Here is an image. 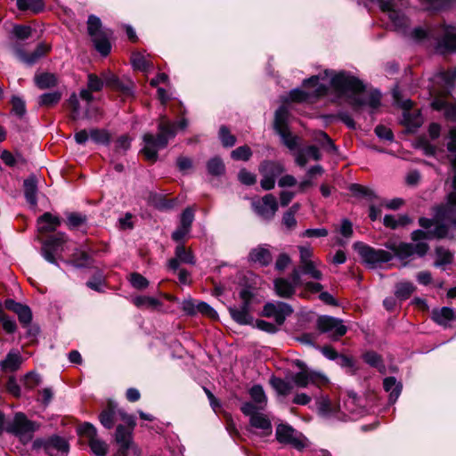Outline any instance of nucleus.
<instances>
[{"mask_svg":"<svg viewBox=\"0 0 456 456\" xmlns=\"http://www.w3.org/2000/svg\"><path fill=\"white\" fill-rule=\"evenodd\" d=\"M328 80L330 86L342 97L346 99L354 111L358 112L363 108H369L370 113L380 105V94L378 91H367L362 83L355 77L345 71L336 73L333 70L326 69L323 73L313 76L304 81L305 86L314 88L311 94L322 95L328 91Z\"/></svg>","mask_w":456,"mask_h":456,"instance_id":"f257e3e1","label":"nucleus"},{"mask_svg":"<svg viewBox=\"0 0 456 456\" xmlns=\"http://www.w3.org/2000/svg\"><path fill=\"white\" fill-rule=\"evenodd\" d=\"M451 162L453 169L452 191L448 194L446 204L436 208L434 217L429 218V240L444 238L450 228L456 227V155Z\"/></svg>","mask_w":456,"mask_h":456,"instance_id":"f03ea898","label":"nucleus"},{"mask_svg":"<svg viewBox=\"0 0 456 456\" xmlns=\"http://www.w3.org/2000/svg\"><path fill=\"white\" fill-rule=\"evenodd\" d=\"M187 125L188 122L184 118L178 123H173L166 116H161L158 125L159 133L157 136L151 134L143 135L144 145L142 151L145 158L150 161H156L159 151L164 149L168 141L175 136L178 128L185 129Z\"/></svg>","mask_w":456,"mask_h":456,"instance_id":"7ed1b4c3","label":"nucleus"},{"mask_svg":"<svg viewBox=\"0 0 456 456\" xmlns=\"http://www.w3.org/2000/svg\"><path fill=\"white\" fill-rule=\"evenodd\" d=\"M432 80L434 84L444 90V95L434 98L429 106L433 110L443 111L446 119L456 121V105L449 103L445 100V97L451 94L455 87L456 67L448 70L439 68V69L434 73Z\"/></svg>","mask_w":456,"mask_h":456,"instance_id":"20e7f679","label":"nucleus"},{"mask_svg":"<svg viewBox=\"0 0 456 456\" xmlns=\"http://www.w3.org/2000/svg\"><path fill=\"white\" fill-rule=\"evenodd\" d=\"M412 243L387 241L385 247L391 250L393 257L405 260L413 255L423 256L428 251V233L423 230H416L411 233Z\"/></svg>","mask_w":456,"mask_h":456,"instance_id":"39448f33","label":"nucleus"},{"mask_svg":"<svg viewBox=\"0 0 456 456\" xmlns=\"http://www.w3.org/2000/svg\"><path fill=\"white\" fill-rule=\"evenodd\" d=\"M36 429V424L28 420L25 414L17 412L13 417L7 418L0 411V436L6 432L18 436L23 443H28L32 439Z\"/></svg>","mask_w":456,"mask_h":456,"instance_id":"423d86ee","label":"nucleus"},{"mask_svg":"<svg viewBox=\"0 0 456 456\" xmlns=\"http://www.w3.org/2000/svg\"><path fill=\"white\" fill-rule=\"evenodd\" d=\"M69 239L64 232H57L42 242L41 255L49 263L58 266L63 260L62 253L69 249Z\"/></svg>","mask_w":456,"mask_h":456,"instance_id":"0eeeda50","label":"nucleus"},{"mask_svg":"<svg viewBox=\"0 0 456 456\" xmlns=\"http://www.w3.org/2000/svg\"><path fill=\"white\" fill-rule=\"evenodd\" d=\"M296 365L300 370L291 376V380L297 387L305 388L309 385L322 387L330 383L323 372L309 369L302 361L297 360Z\"/></svg>","mask_w":456,"mask_h":456,"instance_id":"6e6552de","label":"nucleus"},{"mask_svg":"<svg viewBox=\"0 0 456 456\" xmlns=\"http://www.w3.org/2000/svg\"><path fill=\"white\" fill-rule=\"evenodd\" d=\"M354 248L358 252L362 261L370 268H376L381 264L393 259V254L384 249H376L362 242H355Z\"/></svg>","mask_w":456,"mask_h":456,"instance_id":"1a4fd4ad","label":"nucleus"},{"mask_svg":"<svg viewBox=\"0 0 456 456\" xmlns=\"http://www.w3.org/2000/svg\"><path fill=\"white\" fill-rule=\"evenodd\" d=\"M240 298L242 303L239 306H230L228 308L229 313L237 323L240 325H249L253 323V316L250 314L251 311V300L253 298V293L248 288H244L240 291Z\"/></svg>","mask_w":456,"mask_h":456,"instance_id":"9d476101","label":"nucleus"},{"mask_svg":"<svg viewBox=\"0 0 456 456\" xmlns=\"http://www.w3.org/2000/svg\"><path fill=\"white\" fill-rule=\"evenodd\" d=\"M241 412L249 417L250 426L259 429L261 435L269 436L273 432L269 417L264 413L265 410H256L251 403H243L240 406Z\"/></svg>","mask_w":456,"mask_h":456,"instance_id":"9b49d317","label":"nucleus"},{"mask_svg":"<svg viewBox=\"0 0 456 456\" xmlns=\"http://www.w3.org/2000/svg\"><path fill=\"white\" fill-rule=\"evenodd\" d=\"M289 110L286 106H281L275 112L274 129L281 136L282 142L289 149L295 150L297 146V137L293 135L288 128Z\"/></svg>","mask_w":456,"mask_h":456,"instance_id":"f8f14e48","label":"nucleus"},{"mask_svg":"<svg viewBox=\"0 0 456 456\" xmlns=\"http://www.w3.org/2000/svg\"><path fill=\"white\" fill-rule=\"evenodd\" d=\"M87 28L97 51L102 55L109 54L110 44L108 34L102 29L100 19L94 15H90L87 20Z\"/></svg>","mask_w":456,"mask_h":456,"instance_id":"ddd939ff","label":"nucleus"},{"mask_svg":"<svg viewBox=\"0 0 456 456\" xmlns=\"http://www.w3.org/2000/svg\"><path fill=\"white\" fill-rule=\"evenodd\" d=\"M436 50L441 54L456 53V26L443 24L437 28Z\"/></svg>","mask_w":456,"mask_h":456,"instance_id":"4468645a","label":"nucleus"},{"mask_svg":"<svg viewBox=\"0 0 456 456\" xmlns=\"http://www.w3.org/2000/svg\"><path fill=\"white\" fill-rule=\"evenodd\" d=\"M396 103L403 109V120L402 122L410 133H415L417 129L422 125L423 118L418 109H412V102L411 100L401 101L397 94H394Z\"/></svg>","mask_w":456,"mask_h":456,"instance_id":"2eb2a0df","label":"nucleus"},{"mask_svg":"<svg viewBox=\"0 0 456 456\" xmlns=\"http://www.w3.org/2000/svg\"><path fill=\"white\" fill-rule=\"evenodd\" d=\"M298 250L300 254L299 273L309 275L314 280H322L323 275L318 269L322 265V262L312 259L314 256L313 249L310 247L299 246Z\"/></svg>","mask_w":456,"mask_h":456,"instance_id":"dca6fc26","label":"nucleus"},{"mask_svg":"<svg viewBox=\"0 0 456 456\" xmlns=\"http://www.w3.org/2000/svg\"><path fill=\"white\" fill-rule=\"evenodd\" d=\"M379 4L382 12H387L389 20L397 30H401L406 34V28L409 21L407 17L400 11L395 10V4L394 0H371Z\"/></svg>","mask_w":456,"mask_h":456,"instance_id":"f3484780","label":"nucleus"},{"mask_svg":"<svg viewBox=\"0 0 456 456\" xmlns=\"http://www.w3.org/2000/svg\"><path fill=\"white\" fill-rule=\"evenodd\" d=\"M78 432L88 438L90 449L95 456H105L107 454L108 444L97 437L96 428L92 424L88 422L81 424Z\"/></svg>","mask_w":456,"mask_h":456,"instance_id":"a211bd4d","label":"nucleus"},{"mask_svg":"<svg viewBox=\"0 0 456 456\" xmlns=\"http://www.w3.org/2000/svg\"><path fill=\"white\" fill-rule=\"evenodd\" d=\"M317 327L322 333L328 334L332 339H338L347 331L341 320L328 315L318 318Z\"/></svg>","mask_w":456,"mask_h":456,"instance_id":"6ab92c4d","label":"nucleus"},{"mask_svg":"<svg viewBox=\"0 0 456 456\" xmlns=\"http://www.w3.org/2000/svg\"><path fill=\"white\" fill-rule=\"evenodd\" d=\"M252 208L262 219L270 221L274 217L279 206L276 198L273 194H266L261 199L254 200Z\"/></svg>","mask_w":456,"mask_h":456,"instance_id":"aec40b11","label":"nucleus"},{"mask_svg":"<svg viewBox=\"0 0 456 456\" xmlns=\"http://www.w3.org/2000/svg\"><path fill=\"white\" fill-rule=\"evenodd\" d=\"M134 429L126 428L122 425H118L116 429L115 439L119 448L115 456H128V451L131 450L134 454H139L140 451L133 443L132 432Z\"/></svg>","mask_w":456,"mask_h":456,"instance_id":"412c9836","label":"nucleus"},{"mask_svg":"<svg viewBox=\"0 0 456 456\" xmlns=\"http://www.w3.org/2000/svg\"><path fill=\"white\" fill-rule=\"evenodd\" d=\"M291 279V281L284 278H279L274 281V289L279 297L289 298L295 294L296 288L302 284L299 270H293Z\"/></svg>","mask_w":456,"mask_h":456,"instance_id":"4be33fe9","label":"nucleus"},{"mask_svg":"<svg viewBox=\"0 0 456 456\" xmlns=\"http://www.w3.org/2000/svg\"><path fill=\"white\" fill-rule=\"evenodd\" d=\"M35 445L43 447L50 456H66L69 452L68 442L59 436H53L46 440H37Z\"/></svg>","mask_w":456,"mask_h":456,"instance_id":"5701e85b","label":"nucleus"},{"mask_svg":"<svg viewBox=\"0 0 456 456\" xmlns=\"http://www.w3.org/2000/svg\"><path fill=\"white\" fill-rule=\"evenodd\" d=\"M263 313L265 316L274 318L276 323L281 325L286 318L293 313V309L287 303L275 301L266 303Z\"/></svg>","mask_w":456,"mask_h":456,"instance_id":"b1692460","label":"nucleus"},{"mask_svg":"<svg viewBox=\"0 0 456 456\" xmlns=\"http://www.w3.org/2000/svg\"><path fill=\"white\" fill-rule=\"evenodd\" d=\"M276 438L281 444H288L297 449H302L305 443L295 429L290 426L280 424L276 428Z\"/></svg>","mask_w":456,"mask_h":456,"instance_id":"393cba45","label":"nucleus"},{"mask_svg":"<svg viewBox=\"0 0 456 456\" xmlns=\"http://www.w3.org/2000/svg\"><path fill=\"white\" fill-rule=\"evenodd\" d=\"M366 410L359 405L356 395L353 392L348 393L347 398L344 401L341 406V418L340 420L346 419H354L364 415Z\"/></svg>","mask_w":456,"mask_h":456,"instance_id":"a878e982","label":"nucleus"},{"mask_svg":"<svg viewBox=\"0 0 456 456\" xmlns=\"http://www.w3.org/2000/svg\"><path fill=\"white\" fill-rule=\"evenodd\" d=\"M318 412L323 418H336L340 420L341 405L332 402L326 396H320L316 402Z\"/></svg>","mask_w":456,"mask_h":456,"instance_id":"bb28decb","label":"nucleus"},{"mask_svg":"<svg viewBox=\"0 0 456 456\" xmlns=\"http://www.w3.org/2000/svg\"><path fill=\"white\" fill-rule=\"evenodd\" d=\"M101 77L102 78L103 85L106 86L120 91L126 95H130L132 94L131 82L123 83L115 74L110 70L103 71L101 74Z\"/></svg>","mask_w":456,"mask_h":456,"instance_id":"cd10ccee","label":"nucleus"},{"mask_svg":"<svg viewBox=\"0 0 456 456\" xmlns=\"http://www.w3.org/2000/svg\"><path fill=\"white\" fill-rule=\"evenodd\" d=\"M432 320L444 328L451 327L452 322L456 320V310L443 306L432 310Z\"/></svg>","mask_w":456,"mask_h":456,"instance_id":"c85d7f7f","label":"nucleus"},{"mask_svg":"<svg viewBox=\"0 0 456 456\" xmlns=\"http://www.w3.org/2000/svg\"><path fill=\"white\" fill-rule=\"evenodd\" d=\"M4 305L7 309L14 312L18 315L19 321L22 324L27 325L30 323L32 320V313L28 305L15 302L13 299H6Z\"/></svg>","mask_w":456,"mask_h":456,"instance_id":"c756f323","label":"nucleus"},{"mask_svg":"<svg viewBox=\"0 0 456 456\" xmlns=\"http://www.w3.org/2000/svg\"><path fill=\"white\" fill-rule=\"evenodd\" d=\"M61 224L60 217L46 212L37 219V230L39 232L47 233L54 232Z\"/></svg>","mask_w":456,"mask_h":456,"instance_id":"7c9ffc66","label":"nucleus"},{"mask_svg":"<svg viewBox=\"0 0 456 456\" xmlns=\"http://www.w3.org/2000/svg\"><path fill=\"white\" fill-rule=\"evenodd\" d=\"M47 51L48 47L41 44L31 54H27L22 49L19 47L14 49V53L20 61L31 65L35 63L39 58L44 56Z\"/></svg>","mask_w":456,"mask_h":456,"instance_id":"2f4dec72","label":"nucleus"},{"mask_svg":"<svg viewBox=\"0 0 456 456\" xmlns=\"http://www.w3.org/2000/svg\"><path fill=\"white\" fill-rule=\"evenodd\" d=\"M320 159L321 153L319 149L316 146L311 145L298 150L295 159L298 166L305 167L309 160H319Z\"/></svg>","mask_w":456,"mask_h":456,"instance_id":"473e14b6","label":"nucleus"},{"mask_svg":"<svg viewBox=\"0 0 456 456\" xmlns=\"http://www.w3.org/2000/svg\"><path fill=\"white\" fill-rule=\"evenodd\" d=\"M22 363V357L17 350H12L0 362L1 370L4 372L17 370Z\"/></svg>","mask_w":456,"mask_h":456,"instance_id":"72a5a7b5","label":"nucleus"},{"mask_svg":"<svg viewBox=\"0 0 456 456\" xmlns=\"http://www.w3.org/2000/svg\"><path fill=\"white\" fill-rule=\"evenodd\" d=\"M251 403L256 408V410H265L267 405V396L264 391V388L260 385H254L248 391Z\"/></svg>","mask_w":456,"mask_h":456,"instance_id":"f704fd0d","label":"nucleus"},{"mask_svg":"<svg viewBox=\"0 0 456 456\" xmlns=\"http://www.w3.org/2000/svg\"><path fill=\"white\" fill-rule=\"evenodd\" d=\"M24 195L28 203L33 208L37 207V184L35 176H29L24 181Z\"/></svg>","mask_w":456,"mask_h":456,"instance_id":"c9c22d12","label":"nucleus"},{"mask_svg":"<svg viewBox=\"0 0 456 456\" xmlns=\"http://www.w3.org/2000/svg\"><path fill=\"white\" fill-rule=\"evenodd\" d=\"M116 409L117 403L109 402L107 408L100 414L99 419L104 428H112L114 422L117 420Z\"/></svg>","mask_w":456,"mask_h":456,"instance_id":"e433bc0d","label":"nucleus"},{"mask_svg":"<svg viewBox=\"0 0 456 456\" xmlns=\"http://www.w3.org/2000/svg\"><path fill=\"white\" fill-rule=\"evenodd\" d=\"M384 389L389 393V401L394 403L402 392V384L394 377H387L383 381Z\"/></svg>","mask_w":456,"mask_h":456,"instance_id":"4c0bfd02","label":"nucleus"},{"mask_svg":"<svg viewBox=\"0 0 456 456\" xmlns=\"http://www.w3.org/2000/svg\"><path fill=\"white\" fill-rule=\"evenodd\" d=\"M249 259L250 261L264 266L271 263L272 255L267 248L258 247L250 251Z\"/></svg>","mask_w":456,"mask_h":456,"instance_id":"58836bf2","label":"nucleus"},{"mask_svg":"<svg viewBox=\"0 0 456 456\" xmlns=\"http://www.w3.org/2000/svg\"><path fill=\"white\" fill-rule=\"evenodd\" d=\"M259 171L261 174H266L276 179V177L285 171V168L283 164L281 162L264 161L259 167Z\"/></svg>","mask_w":456,"mask_h":456,"instance_id":"ea45409f","label":"nucleus"},{"mask_svg":"<svg viewBox=\"0 0 456 456\" xmlns=\"http://www.w3.org/2000/svg\"><path fill=\"white\" fill-rule=\"evenodd\" d=\"M68 105L71 110V118L74 120L79 119V118H86L90 119L93 118L92 114L90 113L89 110H87L84 114L81 113L79 109V102L77 95L73 93L69 100H68Z\"/></svg>","mask_w":456,"mask_h":456,"instance_id":"a19ab883","label":"nucleus"},{"mask_svg":"<svg viewBox=\"0 0 456 456\" xmlns=\"http://www.w3.org/2000/svg\"><path fill=\"white\" fill-rule=\"evenodd\" d=\"M411 222L412 220L407 215H401L397 217L392 215H386L383 220V224L386 227L394 230L399 227H404Z\"/></svg>","mask_w":456,"mask_h":456,"instance_id":"79ce46f5","label":"nucleus"},{"mask_svg":"<svg viewBox=\"0 0 456 456\" xmlns=\"http://www.w3.org/2000/svg\"><path fill=\"white\" fill-rule=\"evenodd\" d=\"M436 259L434 265L444 270V266L452 262L453 255L449 249L443 247H437L436 248Z\"/></svg>","mask_w":456,"mask_h":456,"instance_id":"37998d69","label":"nucleus"},{"mask_svg":"<svg viewBox=\"0 0 456 456\" xmlns=\"http://www.w3.org/2000/svg\"><path fill=\"white\" fill-rule=\"evenodd\" d=\"M337 363L345 370L348 375H355L359 370L357 362L354 357L340 354Z\"/></svg>","mask_w":456,"mask_h":456,"instance_id":"c03bdc74","label":"nucleus"},{"mask_svg":"<svg viewBox=\"0 0 456 456\" xmlns=\"http://www.w3.org/2000/svg\"><path fill=\"white\" fill-rule=\"evenodd\" d=\"M35 83L38 88L46 89L57 85V77L52 73H41L35 77Z\"/></svg>","mask_w":456,"mask_h":456,"instance_id":"a18cd8bd","label":"nucleus"},{"mask_svg":"<svg viewBox=\"0 0 456 456\" xmlns=\"http://www.w3.org/2000/svg\"><path fill=\"white\" fill-rule=\"evenodd\" d=\"M133 302L137 307L151 310L158 309L162 305L161 302L157 298L146 296L137 297L134 298Z\"/></svg>","mask_w":456,"mask_h":456,"instance_id":"49530a36","label":"nucleus"},{"mask_svg":"<svg viewBox=\"0 0 456 456\" xmlns=\"http://www.w3.org/2000/svg\"><path fill=\"white\" fill-rule=\"evenodd\" d=\"M17 6L21 11H31L37 13L43 11L45 4L42 0H17Z\"/></svg>","mask_w":456,"mask_h":456,"instance_id":"de8ad7c7","label":"nucleus"},{"mask_svg":"<svg viewBox=\"0 0 456 456\" xmlns=\"http://www.w3.org/2000/svg\"><path fill=\"white\" fill-rule=\"evenodd\" d=\"M61 99V93L59 91L43 94L38 97V105L42 107H52L57 104Z\"/></svg>","mask_w":456,"mask_h":456,"instance_id":"09e8293b","label":"nucleus"},{"mask_svg":"<svg viewBox=\"0 0 456 456\" xmlns=\"http://www.w3.org/2000/svg\"><path fill=\"white\" fill-rule=\"evenodd\" d=\"M411 41L415 44H420L428 37V28L426 26H417L405 34Z\"/></svg>","mask_w":456,"mask_h":456,"instance_id":"8fccbe9b","label":"nucleus"},{"mask_svg":"<svg viewBox=\"0 0 456 456\" xmlns=\"http://www.w3.org/2000/svg\"><path fill=\"white\" fill-rule=\"evenodd\" d=\"M175 254L181 263L188 265L195 264V259L192 252L190 249H186L183 244H179L175 248Z\"/></svg>","mask_w":456,"mask_h":456,"instance_id":"3c124183","label":"nucleus"},{"mask_svg":"<svg viewBox=\"0 0 456 456\" xmlns=\"http://www.w3.org/2000/svg\"><path fill=\"white\" fill-rule=\"evenodd\" d=\"M271 384L275 391L281 395H288L292 391V385L280 378H274Z\"/></svg>","mask_w":456,"mask_h":456,"instance_id":"603ef678","label":"nucleus"},{"mask_svg":"<svg viewBox=\"0 0 456 456\" xmlns=\"http://www.w3.org/2000/svg\"><path fill=\"white\" fill-rule=\"evenodd\" d=\"M67 263H71L77 267H84L89 263V256L85 251L76 249Z\"/></svg>","mask_w":456,"mask_h":456,"instance_id":"864d4df0","label":"nucleus"},{"mask_svg":"<svg viewBox=\"0 0 456 456\" xmlns=\"http://www.w3.org/2000/svg\"><path fill=\"white\" fill-rule=\"evenodd\" d=\"M131 61L134 69L139 70H146L151 64L146 58V56L141 53H133L131 57Z\"/></svg>","mask_w":456,"mask_h":456,"instance_id":"5fc2aeb1","label":"nucleus"},{"mask_svg":"<svg viewBox=\"0 0 456 456\" xmlns=\"http://www.w3.org/2000/svg\"><path fill=\"white\" fill-rule=\"evenodd\" d=\"M414 290V286L410 282H401L396 285L395 296L401 300L408 298Z\"/></svg>","mask_w":456,"mask_h":456,"instance_id":"6e6d98bb","label":"nucleus"},{"mask_svg":"<svg viewBox=\"0 0 456 456\" xmlns=\"http://www.w3.org/2000/svg\"><path fill=\"white\" fill-rule=\"evenodd\" d=\"M86 223V217L81 214L71 213L68 216L67 225L70 230L78 229Z\"/></svg>","mask_w":456,"mask_h":456,"instance_id":"4d7b16f0","label":"nucleus"},{"mask_svg":"<svg viewBox=\"0 0 456 456\" xmlns=\"http://www.w3.org/2000/svg\"><path fill=\"white\" fill-rule=\"evenodd\" d=\"M208 171L213 175H220L224 172V165L221 159L213 158L207 165Z\"/></svg>","mask_w":456,"mask_h":456,"instance_id":"13d9d810","label":"nucleus"},{"mask_svg":"<svg viewBox=\"0 0 456 456\" xmlns=\"http://www.w3.org/2000/svg\"><path fill=\"white\" fill-rule=\"evenodd\" d=\"M252 155V151L250 148L247 145H243L240 147H238L237 149L233 150L231 153V156L235 160H248Z\"/></svg>","mask_w":456,"mask_h":456,"instance_id":"bf43d9fd","label":"nucleus"},{"mask_svg":"<svg viewBox=\"0 0 456 456\" xmlns=\"http://www.w3.org/2000/svg\"><path fill=\"white\" fill-rule=\"evenodd\" d=\"M219 137L224 147H232L236 142L235 137L230 133L226 126L220 127Z\"/></svg>","mask_w":456,"mask_h":456,"instance_id":"052dcab7","label":"nucleus"},{"mask_svg":"<svg viewBox=\"0 0 456 456\" xmlns=\"http://www.w3.org/2000/svg\"><path fill=\"white\" fill-rule=\"evenodd\" d=\"M456 6V0H429V12Z\"/></svg>","mask_w":456,"mask_h":456,"instance_id":"680f3d73","label":"nucleus"},{"mask_svg":"<svg viewBox=\"0 0 456 456\" xmlns=\"http://www.w3.org/2000/svg\"><path fill=\"white\" fill-rule=\"evenodd\" d=\"M130 282L132 286L137 289H143L148 287L149 281L146 278L137 273H134L130 275Z\"/></svg>","mask_w":456,"mask_h":456,"instance_id":"e2e57ef3","label":"nucleus"},{"mask_svg":"<svg viewBox=\"0 0 456 456\" xmlns=\"http://www.w3.org/2000/svg\"><path fill=\"white\" fill-rule=\"evenodd\" d=\"M363 360L369 365L381 369L383 367L380 356L375 352H367L363 354Z\"/></svg>","mask_w":456,"mask_h":456,"instance_id":"0e129e2a","label":"nucleus"},{"mask_svg":"<svg viewBox=\"0 0 456 456\" xmlns=\"http://www.w3.org/2000/svg\"><path fill=\"white\" fill-rule=\"evenodd\" d=\"M41 382L40 376L35 372H28L25 375L23 384L28 389H33Z\"/></svg>","mask_w":456,"mask_h":456,"instance_id":"69168bd1","label":"nucleus"},{"mask_svg":"<svg viewBox=\"0 0 456 456\" xmlns=\"http://www.w3.org/2000/svg\"><path fill=\"white\" fill-rule=\"evenodd\" d=\"M12 111L15 115L22 117L26 113L25 102L18 97L13 96L12 98Z\"/></svg>","mask_w":456,"mask_h":456,"instance_id":"338daca9","label":"nucleus"},{"mask_svg":"<svg viewBox=\"0 0 456 456\" xmlns=\"http://www.w3.org/2000/svg\"><path fill=\"white\" fill-rule=\"evenodd\" d=\"M103 86L104 85H103L102 77H98L94 74L88 75L87 86H88L89 90H91L93 92H98V91L102 90Z\"/></svg>","mask_w":456,"mask_h":456,"instance_id":"774afa93","label":"nucleus"}]
</instances>
